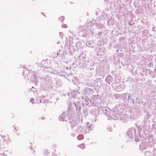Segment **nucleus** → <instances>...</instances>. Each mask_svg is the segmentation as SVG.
<instances>
[{
    "mask_svg": "<svg viewBox=\"0 0 156 156\" xmlns=\"http://www.w3.org/2000/svg\"><path fill=\"white\" fill-rule=\"evenodd\" d=\"M6 137L7 138H9V137L8 135H6V136H3L2 137L3 138H4V139L5 140V139L4 138V137Z\"/></svg>",
    "mask_w": 156,
    "mask_h": 156,
    "instance_id": "2",
    "label": "nucleus"
},
{
    "mask_svg": "<svg viewBox=\"0 0 156 156\" xmlns=\"http://www.w3.org/2000/svg\"><path fill=\"white\" fill-rule=\"evenodd\" d=\"M79 147L80 148H82V149H83L85 148V147L83 145H80L79 146Z\"/></svg>",
    "mask_w": 156,
    "mask_h": 156,
    "instance_id": "1",
    "label": "nucleus"
}]
</instances>
